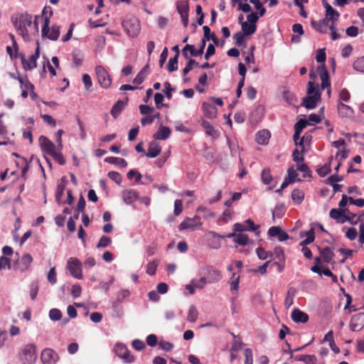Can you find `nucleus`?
<instances>
[{
    "mask_svg": "<svg viewBox=\"0 0 364 364\" xmlns=\"http://www.w3.org/2000/svg\"><path fill=\"white\" fill-rule=\"evenodd\" d=\"M296 294V289L294 287H290L287 293L284 300V306L289 309L294 304V299Z\"/></svg>",
    "mask_w": 364,
    "mask_h": 364,
    "instance_id": "obj_33",
    "label": "nucleus"
},
{
    "mask_svg": "<svg viewBox=\"0 0 364 364\" xmlns=\"http://www.w3.org/2000/svg\"><path fill=\"white\" fill-rule=\"evenodd\" d=\"M33 261L32 257L28 254H25L20 260H18L17 265L18 269L23 272L26 270Z\"/></svg>",
    "mask_w": 364,
    "mask_h": 364,
    "instance_id": "obj_28",
    "label": "nucleus"
},
{
    "mask_svg": "<svg viewBox=\"0 0 364 364\" xmlns=\"http://www.w3.org/2000/svg\"><path fill=\"white\" fill-rule=\"evenodd\" d=\"M317 72L320 76V79L321 80V89L324 90L325 88H328L327 90V95L328 97H331V85L329 82V77L328 71L326 68V67L322 65L321 66H318L317 68Z\"/></svg>",
    "mask_w": 364,
    "mask_h": 364,
    "instance_id": "obj_14",
    "label": "nucleus"
},
{
    "mask_svg": "<svg viewBox=\"0 0 364 364\" xmlns=\"http://www.w3.org/2000/svg\"><path fill=\"white\" fill-rule=\"evenodd\" d=\"M337 110L338 114L342 117H351L353 115V109L343 102H337Z\"/></svg>",
    "mask_w": 364,
    "mask_h": 364,
    "instance_id": "obj_23",
    "label": "nucleus"
},
{
    "mask_svg": "<svg viewBox=\"0 0 364 364\" xmlns=\"http://www.w3.org/2000/svg\"><path fill=\"white\" fill-rule=\"evenodd\" d=\"M283 97L284 100L289 105H294L296 102L295 95L289 91H284Z\"/></svg>",
    "mask_w": 364,
    "mask_h": 364,
    "instance_id": "obj_50",
    "label": "nucleus"
},
{
    "mask_svg": "<svg viewBox=\"0 0 364 364\" xmlns=\"http://www.w3.org/2000/svg\"><path fill=\"white\" fill-rule=\"evenodd\" d=\"M296 168L304 173V177L309 176V167L304 164V161L296 163Z\"/></svg>",
    "mask_w": 364,
    "mask_h": 364,
    "instance_id": "obj_52",
    "label": "nucleus"
},
{
    "mask_svg": "<svg viewBox=\"0 0 364 364\" xmlns=\"http://www.w3.org/2000/svg\"><path fill=\"white\" fill-rule=\"evenodd\" d=\"M95 73L98 83L102 88L107 89L111 86L112 78L103 66L97 65L95 67Z\"/></svg>",
    "mask_w": 364,
    "mask_h": 364,
    "instance_id": "obj_7",
    "label": "nucleus"
},
{
    "mask_svg": "<svg viewBox=\"0 0 364 364\" xmlns=\"http://www.w3.org/2000/svg\"><path fill=\"white\" fill-rule=\"evenodd\" d=\"M307 93L308 95L303 99L302 105L307 109H314L321 99L318 85L311 81L309 82Z\"/></svg>",
    "mask_w": 364,
    "mask_h": 364,
    "instance_id": "obj_3",
    "label": "nucleus"
},
{
    "mask_svg": "<svg viewBox=\"0 0 364 364\" xmlns=\"http://www.w3.org/2000/svg\"><path fill=\"white\" fill-rule=\"evenodd\" d=\"M300 235H301V237H302V238L305 237V239L304 240L300 242V245L301 246H303L302 250H309L308 248L305 247L304 246L311 243L314 240L315 237H314V229L311 228L308 231L301 232Z\"/></svg>",
    "mask_w": 364,
    "mask_h": 364,
    "instance_id": "obj_22",
    "label": "nucleus"
},
{
    "mask_svg": "<svg viewBox=\"0 0 364 364\" xmlns=\"http://www.w3.org/2000/svg\"><path fill=\"white\" fill-rule=\"evenodd\" d=\"M323 6L326 9V18L322 21V23H321V26L328 25V22H331V23L329 26V29H334L336 23L338 20L340 14L328 3H324Z\"/></svg>",
    "mask_w": 364,
    "mask_h": 364,
    "instance_id": "obj_6",
    "label": "nucleus"
},
{
    "mask_svg": "<svg viewBox=\"0 0 364 364\" xmlns=\"http://www.w3.org/2000/svg\"><path fill=\"white\" fill-rule=\"evenodd\" d=\"M203 273L205 275L208 284L218 282L222 279L221 272L213 267H206L203 269Z\"/></svg>",
    "mask_w": 364,
    "mask_h": 364,
    "instance_id": "obj_12",
    "label": "nucleus"
},
{
    "mask_svg": "<svg viewBox=\"0 0 364 364\" xmlns=\"http://www.w3.org/2000/svg\"><path fill=\"white\" fill-rule=\"evenodd\" d=\"M105 161L109 164H116L120 167H126L127 166V162L124 159L118 157H107L105 159Z\"/></svg>",
    "mask_w": 364,
    "mask_h": 364,
    "instance_id": "obj_39",
    "label": "nucleus"
},
{
    "mask_svg": "<svg viewBox=\"0 0 364 364\" xmlns=\"http://www.w3.org/2000/svg\"><path fill=\"white\" fill-rule=\"evenodd\" d=\"M262 181L264 184L268 185L272 181V176L269 168H264L261 173Z\"/></svg>",
    "mask_w": 364,
    "mask_h": 364,
    "instance_id": "obj_43",
    "label": "nucleus"
},
{
    "mask_svg": "<svg viewBox=\"0 0 364 364\" xmlns=\"http://www.w3.org/2000/svg\"><path fill=\"white\" fill-rule=\"evenodd\" d=\"M127 101L118 100L112 107L111 109V114L114 118H117L124 109Z\"/></svg>",
    "mask_w": 364,
    "mask_h": 364,
    "instance_id": "obj_29",
    "label": "nucleus"
},
{
    "mask_svg": "<svg viewBox=\"0 0 364 364\" xmlns=\"http://www.w3.org/2000/svg\"><path fill=\"white\" fill-rule=\"evenodd\" d=\"M123 28L127 35L132 38L136 37L141 30L139 20L136 17H131L124 21Z\"/></svg>",
    "mask_w": 364,
    "mask_h": 364,
    "instance_id": "obj_5",
    "label": "nucleus"
},
{
    "mask_svg": "<svg viewBox=\"0 0 364 364\" xmlns=\"http://www.w3.org/2000/svg\"><path fill=\"white\" fill-rule=\"evenodd\" d=\"M287 173H288V180L290 181V182H294L296 181H297V177H298V174L296 171V170L293 168V167H290L288 171H287Z\"/></svg>",
    "mask_w": 364,
    "mask_h": 364,
    "instance_id": "obj_63",
    "label": "nucleus"
},
{
    "mask_svg": "<svg viewBox=\"0 0 364 364\" xmlns=\"http://www.w3.org/2000/svg\"><path fill=\"white\" fill-rule=\"evenodd\" d=\"M330 217L337 220V222L343 223L347 220V217L344 215L343 211L333 208L330 211Z\"/></svg>",
    "mask_w": 364,
    "mask_h": 364,
    "instance_id": "obj_30",
    "label": "nucleus"
},
{
    "mask_svg": "<svg viewBox=\"0 0 364 364\" xmlns=\"http://www.w3.org/2000/svg\"><path fill=\"white\" fill-rule=\"evenodd\" d=\"M241 27L242 33H244L245 36L252 35L256 31V25L250 23L247 21L242 22Z\"/></svg>",
    "mask_w": 364,
    "mask_h": 364,
    "instance_id": "obj_36",
    "label": "nucleus"
},
{
    "mask_svg": "<svg viewBox=\"0 0 364 364\" xmlns=\"http://www.w3.org/2000/svg\"><path fill=\"white\" fill-rule=\"evenodd\" d=\"M41 359L43 364H55L58 355L53 349L46 348L41 353Z\"/></svg>",
    "mask_w": 364,
    "mask_h": 364,
    "instance_id": "obj_15",
    "label": "nucleus"
},
{
    "mask_svg": "<svg viewBox=\"0 0 364 364\" xmlns=\"http://www.w3.org/2000/svg\"><path fill=\"white\" fill-rule=\"evenodd\" d=\"M48 280L51 284H55L57 282V276L55 267L50 269L48 274Z\"/></svg>",
    "mask_w": 364,
    "mask_h": 364,
    "instance_id": "obj_60",
    "label": "nucleus"
},
{
    "mask_svg": "<svg viewBox=\"0 0 364 364\" xmlns=\"http://www.w3.org/2000/svg\"><path fill=\"white\" fill-rule=\"evenodd\" d=\"M202 111L204 116L209 119H215L218 115V109L215 105L209 102H203L202 105Z\"/></svg>",
    "mask_w": 364,
    "mask_h": 364,
    "instance_id": "obj_20",
    "label": "nucleus"
},
{
    "mask_svg": "<svg viewBox=\"0 0 364 364\" xmlns=\"http://www.w3.org/2000/svg\"><path fill=\"white\" fill-rule=\"evenodd\" d=\"M291 318L296 323H305L309 321V315L299 309L292 311Z\"/></svg>",
    "mask_w": 364,
    "mask_h": 364,
    "instance_id": "obj_21",
    "label": "nucleus"
},
{
    "mask_svg": "<svg viewBox=\"0 0 364 364\" xmlns=\"http://www.w3.org/2000/svg\"><path fill=\"white\" fill-rule=\"evenodd\" d=\"M41 17H33L28 14H21L11 17L12 23L16 33L20 35L24 41L30 42L38 34V20Z\"/></svg>",
    "mask_w": 364,
    "mask_h": 364,
    "instance_id": "obj_1",
    "label": "nucleus"
},
{
    "mask_svg": "<svg viewBox=\"0 0 364 364\" xmlns=\"http://www.w3.org/2000/svg\"><path fill=\"white\" fill-rule=\"evenodd\" d=\"M201 126L205 129L207 135L213 138L218 136V132L206 120H202Z\"/></svg>",
    "mask_w": 364,
    "mask_h": 364,
    "instance_id": "obj_31",
    "label": "nucleus"
},
{
    "mask_svg": "<svg viewBox=\"0 0 364 364\" xmlns=\"http://www.w3.org/2000/svg\"><path fill=\"white\" fill-rule=\"evenodd\" d=\"M192 284H193L195 288L197 289H203L206 284H208L206 281L205 277H202L200 279L198 280H192Z\"/></svg>",
    "mask_w": 364,
    "mask_h": 364,
    "instance_id": "obj_57",
    "label": "nucleus"
},
{
    "mask_svg": "<svg viewBox=\"0 0 364 364\" xmlns=\"http://www.w3.org/2000/svg\"><path fill=\"white\" fill-rule=\"evenodd\" d=\"M65 188V181L64 178L58 183L56 191H55V200L58 203H60V199L63 196V192Z\"/></svg>",
    "mask_w": 364,
    "mask_h": 364,
    "instance_id": "obj_35",
    "label": "nucleus"
},
{
    "mask_svg": "<svg viewBox=\"0 0 364 364\" xmlns=\"http://www.w3.org/2000/svg\"><path fill=\"white\" fill-rule=\"evenodd\" d=\"M178 57L177 55H174V57L171 58L167 64V69L168 72L172 73L178 69Z\"/></svg>",
    "mask_w": 364,
    "mask_h": 364,
    "instance_id": "obj_45",
    "label": "nucleus"
},
{
    "mask_svg": "<svg viewBox=\"0 0 364 364\" xmlns=\"http://www.w3.org/2000/svg\"><path fill=\"white\" fill-rule=\"evenodd\" d=\"M198 63L193 59H191L189 58L188 61L186 65V67L183 69V74L186 75L188 74L191 70H193V66H198Z\"/></svg>",
    "mask_w": 364,
    "mask_h": 364,
    "instance_id": "obj_51",
    "label": "nucleus"
},
{
    "mask_svg": "<svg viewBox=\"0 0 364 364\" xmlns=\"http://www.w3.org/2000/svg\"><path fill=\"white\" fill-rule=\"evenodd\" d=\"M171 132V129L168 127L160 126L154 134V138L159 140H166L170 136Z\"/></svg>",
    "mask_w": 364,
    "mask_h": 364,
    "instance_id": "obj_25",
    "label": "nucleus"
},
{
    "mask_svg": "<svg viewBox=\"0 0 364 364\" xmlns=\"http://www.w3.org/2000/svg\"><path fill=\"white\" fill-rule=\"evenodd\" d=\"M18 80L20 83V87L21 88V90H30L31 96L32 98H33L36 95L35 92H33L34 86L28 80V77L26 76L21 77L18 75Z\"/></svg>",
    "mask_w": 364,
    "mask_h": 364,
    "instance_id": "obj_24",
    "label": "nucleus"
},
{
    "mask_svg": "<svg viewBox=\"0 0 364 364\" xmlns=\"http://www.w3.org/2000/svg\"><path fill=\"white\" fill-rule=\"evenodd\" d=\"M148 66H145L134 77L133 82L137 85H140L144 80L146 76L148 75L147 71Z\"/></svg>",
    "mask_w": 364,
    "mask_h": 364,
    "instance_id": "obj_40",
    "label": "nucleus"
},
{
    "mask_svg": "<svg viewBox=\"0 0 364 364\" xmlns=\"http://www.w3.org/2000/svg\"><path fill=\"white\" fill-rule=\"evenodd\" d=\"M202 225L200 218L198 216L185 218L179 225V230H189L191 231L199 229Z\"/></svg>",
    "mask_w": 364,
    "mask_h": 364,
    "instance_id": "obj_9",
    "label": "nucleus"
},
{
    "mask_svg": "<svg viewBox=\"0 0 364 364\" xmlns=\"http://www.w3.org/2000/svg\"><path fill=\"white\" fill-rule=\"evenodd\" d=\"M229 237H234V240L240 245H246L248 244L250 239L245 234L239 233L237 235L235 233L229 234Z\"/></svg>",
    "mask_w": 364,
    "mask_h": 364,
    "instance_id": "obj_34",
    "label": "nucleus"
},
{
    "mask_svg": "<svg viewBox=\"0 0 364 364\" xmlns=\"http://www.w3.org/2000/svg\"><path fill=\"white\" fill-rule=\"evenodd\" d=\"M19 358L23 364H33L37 360L36 346L31 343L23 346L19 351Z\"/></svg>",
    "mask_w": 364,
    "mask_h": 364,
    "instance_id": "obj_4",
    "label": "nucleus"
},
{
    "mask_svg": "<svg viewBox=\"0 0 364 364\" xmlns=\"http://www.w3.org/2000/svg\"><path fill=\"white\" fill-rule=\"evenodd\" d=\"M164 95L159 92H157L154 95V102L156 104V107L158 109L162 108L165 105L162 104V102L164 101Z\"/></svg>",
    "mask_w": 364,
    "mask_h": 364,
    "instance_id": "obj_59",
    "label": "nucleus"
},
{
    "mask_svg": "<svg viewBox=\"0 0 364 364\" xmlns=\"http://www.w3.org/2000/svg\"><path fill=\"white\" fill-rule=\"evenodd\" d=\"M270 132L267 129L259 131L256 134V141L261 145H266L269 143Z\"/></svg>",
    "mask_w": 364,
    "mask_h": 364,
    "instance_id": "obj_26",
    "label": "nucleus"
},
{
    "mask_svg": "<svg viewBox=\"0 0 364 364\" xmlns=\"http://www.w3.org/2000/svg\"><path fill=\"white\" fill-rule=\"evenodd\" d=\"M49 317L53 321H59L62 317V313L58 309H52L49 311Z\"/></svg>",
    "mask_w": 364,
    "mask_h": 364,
    "instance_id": "obj_53",
    "label": "nucleus"
},
{
    "mask_svg": "<svg viewBox=\"0 0 364 364\" xmlns=\"http://www.w3.org/2000/svg\"><path fill=\"white\" fill-rule=\"evenodd\" d=\"M205 40H203L202 45L198 50H196V47L187 44L182 50L183 55L186 59H189L190 55L188 54V51L191 56H198L201 55L203 53L204 48H205Z\"/></svg>",
    "mask_w": 364,
    "mask_h": 364,
    "instance_id": "obj_16",
    "label": "nucleus"
},
{
    "mask_svg": "<svg viewBox=\"0 0 364 364\" xmlns=\"http://www.w3.org/2000/svg\"><path fill=\"white\" fill-rule=\"evenodd\" d=\"M295 360L303 361L306 364H315L316 362V358L314 355H299L295 357Z\"/></svg>",
    "mask_w": 364,
    "mask_h": 364,
    "instance_id": "obj_38",
    "label": "nucleus"
},
{
    "mask_svg": "<svg viewBox=\"0 0 364 364\" xmlns=\"http://www.w3.org/2000/svg\"><path fill=\"white\" fill-rule=\"evenodd\" d=\"M364 327V313L355 314L350 319V328L353 331H360Z\"/></svg>",
    "mask_w": 364,
    "mask_h": 364,
    "instance_id": "obj_17",
    "label": "nucleus"
},
{
    "mask_svg": "<svg viewBox=\"0 0 364 364\" xmlns=\"http://www.w3.org/2000/svg\"><path fill=\"white\" fill-rule=\"evenodd\" d=\"M52 13L51 8L50 7H45L43 10V16H41V20L43 21L41 32L43 37H46L52 41H56L60 35V27L58 26H53L51 29L49 28V18Z\"/></svg>",
    "mask_w": 364,
    "mask_h": 364,
    "instance_id": "obj_2",
    "label": "nucleus"
},
{
    "mask_svg": "<svg viewBox=\"0 0 364 364\" xmlns=\"http://www.w3.org/2000/svg\"><path fill=\"white\" fill-rule=\"evenodd\" d=\"M39 144L42 151L48 154H52L55 151L57 150L55 145L49 140L46 136H41L39 137Z\"/></svg>",
    "mask_w": 364,
    "mask_h": 364,
    "instance_id": "obj_19",
    "label": "nucleus"
},
{
    "mask_svg": "<svg viewBox=\"0 0 364 364\" xmlns=\"http://www.w3.org/2000/svg\"><path fill=\"white\" fill-rule=\"evenodd\" d=\"M85 88L87 91H90L92 86L91 77L88 74H84L82 77Z\"/></svg>",
    "mask_w": 364,
    "mask_h": 364,
    "instance_id": "obj_54",
    "label": "nucleus"
},
{
    "mask_svg": "<svg viewBox=\"0 0 364 364\" xmlns=\"http://www.w3.org/2000/svg\"><path fill=\"white\" fill-rule=\"evenodd\" d=\"M245 364H253V355L250 348H246L245 350Z\"/></svg>",
    "mask_w": 364,
    "mask_h": 364,
    "instance_id": "obj_62",
    "label": "nucleus"
},
{
    "mask_svg": "<svg viewBox=\"0 0 364 364\" xmlns=\"http://www.w3.org/2000/svg\"><path fill=\"white\" fill-rule=\"evenodd\" d=\"M198 316V312L196 308L191 305L188 309L187 320L191 323H194L196 321Z\"/></svg>",
    "mask_w": 364,
    "mask_h": 364,
    "instance_id": "obj_41",
    "label": "nucleus"
},
{
    "mask_svg": "<svg viewBox=\"0 0 364 364\" xmlns=\"http://www.w3.org/2000/svg\"><path fill=\"white\" fill-rule=\"evenodd\" d=\"M330 171H331L330 164H326L323 166L318 168V170H317L318 174L321 177L326 176Z\"/></svg>",
    "mask_w": 364,
    "mask_h": 364,
    "instance_id": "obj_58",
    "label": "nucleus"
},
{
    "mask_svg": "<svg viewBox=\"0 0 364 364\" xmlns=\"http://www.w3.org/2000/svg\"><path fill=\"white\" fill-rule=\"evenodd\" d=\"M109 178L114 181L118 185H120L122 183V176L121 175L117 172V171H109L108 173Z\"/></svg>",
    "mask_w": 364,
    "mask_h": 364,
    "instance_id": "obj_56",
    "label": "nucleus"
},
{
    "mask_svg": "<svg viewBox=\"0 0 364 364\" xmlns=\"http://www.w3.org/2000/svg\"><path fill=\"white\" fill-rule=\"evenodd\" d=\"M159 265V261L154 260L148 263L146 267V273L149 275H154Z\"/></svg>",
    "mask_w": 364,
    "mask_h": 364,
    "instance_id": "obj_47",
    "label": "nucleus"
},
{
    "mask_svg": "<svg viewBox=\"0 0 364 364\" xmlns=\"http://www.w3.org/2000/svg\"><path fill=\"white\" fill-rule=\"evenodd\" d=\"M111 242V239L107 236H102L97 245L98 248L107 247Z\"/></svg>",
    "mask_w": 364,
    "mask_h": 364,
    "instance_id": "obj_61",
    "label": "nucleus"
},
{
    "mask_svg": "<svg viewBox=\"0 0 364 364\" xmlns=\"http://www.w3.org/2000/svg\"><path fill=\"white\" fill-rule=\"evenodd\" d=\"M257 256L261 259H266L269 256L270 257H274V255H276L277 257L279 259V260H283L284 258V252H256Z\"/></svg>",
    "mask_w": 364,
    "mask_h": 364,
    "instance_id": "obj_32",
    "label": "nucleus"
},
{
    "mask_svg": "<svg viewBox=\"0 0 364 364\" xmlns=\"http://www.w3.org/2000/svg\"><path fill=\"white\" fill-rule=\"evenodd\" d=\"M308 121L306 119H300L294 125V130L296 131V134H301L304 128L306 127Z\"/></svg>",
    "mask_w": 364,
    "mask_h": 364,
    "instance_id": "obj_49",
    "label": "nucleus"
},
{
    "mask_svg": "<svg viewBox=\"0 0 364 364\" xmlns=\"http://www.w3.org/2000/svg\"><path fill=\"white\" fill-rule=\"evenodd\" d=\"M67 268L73 277L78 279H81L82 278L81 263L77 259L70 258L68 261Z\"/></svg>",
    "mask_w": 364,
    "mask_h": 364,
    "instance_id": "obj_11",
    "label": "nucleus"
},
{
    "mask_svg": "<svg viewBox=\"0 0 364 364\" xmlns=\"http://www.w3.org/2000/svg\"><path fill=\"white\" fill-rule=\"evenodd\" d=\"M350 99V94L349 92V91L346 89V88H343L342 90H341V91L339 92V95H338V102H348Z\"/></svg>",
    "mask_w": 364,
    "mask_h": 364,
    "instance_id": "obj_44",
    "label": "nucleus"
},
{
    "mask_svg": "<svg viewBox=\"0 0 364 364\" xmlns=\"http://www.w3.org/2000/svg\"><path fill=\"white\" fill-rule=\"evenodd\" d=\"M132 347L136 350H141L145 348V343L143 341L135 339L132 343Z\"/></svg>",
    "mask_w": 364,
    "mask_h": 364,
    "instance_id": "obj_64",
    "label": "nucleus"
},
{
    "mask_svg": "<svg viewBox=\"0 0 364 364\" xmlns=\"http://www.w3.org/2000/svg\"><path fill=\"white\" fill-rule=\"evenodd\" d=\"M304 198V193L299 189H294L291 193V199L297 204H300Z\"/></svg>",
    "mask_w": 364,
    "mask_h": 364,
    "instance_id": "obj_42",
    "label": "nucleus"
},
{
    "mask_svg": "<svg viewBox=\"0 0 364 364\" xmlns=\"http://www.w3.org/2000/svg\"><path fill=\"white\" fill-rule=\"evenodd\" d=\"M176 9L179 14L189 11L188 0H178L176 2Z\"/></svg>",
    "mask_w": 364,
    "mask_h": 364,
    "instance_id": "obj_37",
    "label": "nucleus"
},
{
    "mask_svg": "<svg viewBox=\"0 0 364 364\" xmlns=\"http://www.w3.org/2000/svg\"><path fill=\"white\" fill-rule=\"evenodd\" d=\"M39 50L38 48L36 49L35 53L32 54L28 59L25 57L24 55L21 56V61L23 65V68L25 70H32L37 66V59L39 58Z\"/></svg>",
    "mask_w": 364,
    "mask_h": 364,
    "instance_id": "obj_13",
    "label": "nucleus"
},
{
    "mask_svg": "<svg viewBox=\"0 0 364 364\" xmlns=\"http://www.w3.org/2000/svg\"><path fill=\"white\" fill-rule=\"evenodd\" d=\"M333 257V252H320V255L315 258V264L311 267V270L315 273L321 272V265L330 263Z\"/></svg>",
    "mask_w": 364,
    "mask_h": 364,
    "instance_id": "obj_8",
    "label": "nucleus"
},
{
    "mask_svg": "<svg viewBox=\"0 0 364 364\" xmlns=\"http://www.w3.org/2000/svg\"><path fill=\"white\" fill-rule=\"evenodd\" d=\"M353 68L360 73H364V56L358 58L353 64Z\"/></svg>",
    "mask_w": 364,
    "mask_h": 364,
    "instance_id": "obj_48",
    "label": "nucleus"
},
{
    "mask_svg": "<svg viewBox=\"0 0 364 364\" xmlns=\"http://www.w3.org/2000/svg\"><path fill=\"white\" fill-rule=\"evenodd\" d=\"M161 147L158 142L153 141L150 144L147 153L145 155L149 158L156 157L161 152Z\"/></svg>",
    "mask_w": 364,
    "mask_h": 364,
    "instance_id": "obj_27",
    "label": "nucleus"
},
{
    "mask_svg": "<svg viewBox=\"0 0 364 364\" xmlns=\"http://www.w3.org/2000/svg\"><path fill=\"white\" fill-rule=\"evenodd\" d=\"M245 224H246L247 231H252L257 235H258L259 234V225H256L252 220H250V219L246 220Z\"/></svg>",
    "mask_w": 364,
    "mask_h": 364,
    "instance_id": "obj_46",
    "label": "nucleus"
},
{
    "mask_svg": "<svg viewBox=\"0 0 364 364\" xmlns=\"http://www.w3.org/2000/svg\"><path fill=\"white\" fill-rule=\"evenodd\" d=\"M114 351L115 354L123 359L126 363H132L134 361V357L130 353L127 346L122 343H117L114 346Z\"/></svg>",
    "mask_w": 364,
    "mask_h": 364,
    "instance_id": "obj_10",
    "label": "nucleus"
},
{
    "mask_svg": "<svg viewBox=\"0 0 364 364\" xmlns=\"http://www.w3.org/2000/svg\"><path fill=\"white\" fill-rule=\"evenodd\" d=\"M51 156L59 164L64 165L65 164V160L62 155V154L58 150L55 151Z\"/></svg>",
    "mask_w": 364,
    "mask_h": 364,
    "instance_id": "obj_55",
    "label": "nucleus"
},
{
    "mask_svg": "<svg viewBox=\"0 0 364 364\" xmlns=\"http://www.w3.org/2000/svg\"><path fill=\"white\" fill-rule=\"evenodd\" d=\"M122 198L125 204L132 205L135 201L139 199V195L135 190L127 189L122 191Z\"/></svg>",
    "mask_w": 364,
    "mask_h": 364,
    "instance_id": "obj_18",
    "label": "nucleus"
}]
</instances>
